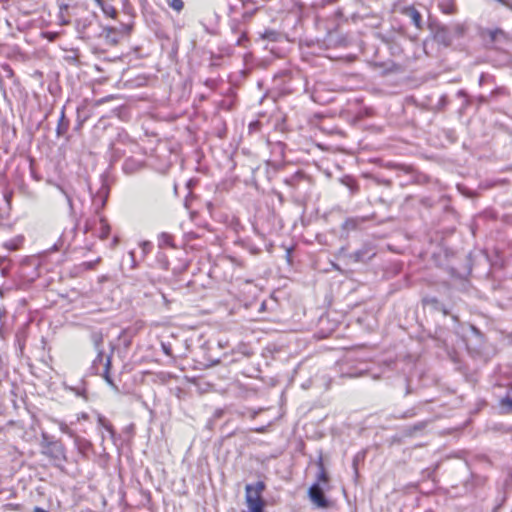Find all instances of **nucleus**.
I'll list each match as a JSON object with an SVG mask.
<instances>
[{"label": "nucleus", "mask_w": 512, "mask_h": 512, "mask_svg": "<svg viewBox=\"0 0 512 512\" xmlns=\"http://www.w3.org/2000/svg\"><path fill=\"white\" fill-rule=\"evenodd\" d=\"M265 489V483L258 481L254 485L247 484L245 487V500L248 512H264V501L261 494Z\"/></svg>", "instance_id": "f257e3e1"}, {"label": "nucleus", "mask_w": 512, "mask_h": 512, "mask_svg": "<svg viewBox=\"0 0 512 512\" xmlns=\"http://www.w3.org/2000/svg\"><path fill=\"white\" fill-rule=\"evenodd\" d=\"M96 348L97 356L92 362L90 368L91 372L102 375L109 385L116 388L112 378L110 377L111 355L105 356L103 350L100 349L99 343H96Z\"/></svg>", "instance_id": "f03ea898"}, {"label": "nucleus", "mask_w": 512, "mask_h": 512, "mask_svg": "<svg viewBox=\"0 0 512 512\" xmlns=\"http://www.w3.org/2000/svg\"><path fill=\"white\" fill-rule=\"evenodd\" d=\"M110 231L111 226L104 216L86 219L83 227V232L85 234L92 232L93 235H96L101 240L107 239L110 234Z\"/></svg>", "instance_id": "7ed1b4c3"}, {"label": "nucleus", "mask_w": 512, "mask_h": 512, "mask_svg": "<svg viewBox=\"0 0 512 512\" xmlns=\"http://www.w3.org/2000/svg\"><path fill=\"white\" fill-rule=\"evenodd\" d=\"M42 447L45 449L44 454L54 459L65 458V448L60 441L52 440L48 434L42 433Z\"/></svg>", "instance_id": "20e7f679"}, {"label": "nucleus", "mask_w": 512, "mask_h": 512, "mask_svg": "<svg viewBox=\"0 0 512 512\" xmlns=\"http://www.w3.org/2000/svg\"><path fill=\"white\" fill-rule=\"evenodd\" d=\"M76 230H77V225H74V227H72L69 230L65 229L62 232V234L60 235L57 242L54 243V245L50 248V250L53 252H56V251L68 249V247L70 246V244L72 243V241L74 240V238L76 236Z\"/></svg>", "instance_id": "39448f33"}, {"label": "nucleus", "mask_w": 512, "mask_h": 512, "mask_svg": "<svg viewBox=\"0 0 512 512\" xmlns=\"http://www.w3.org/2000/svg\"><path fill=\"white\" fill-rule=\"evenodd\" d=\"M376 255V251L371 244H364L360 249L347 255L352 262H367Z\"/></svg>", "instance_id": "423d86ee"}, {"label": "nucleus", "mask_w": 512, "mask_h": 512, "mask_svg": "<svg viewBox=\"0 0 512 512\" xmlns=\"http://www.w3.org/2000/svg\"><path fill=\"white\" fill-rule=\"evenodd\" d=\"M108 194L109 190L107 186L102 185L99 191L93 196L92 205L94 208L95 217L102 216L100 212L106 205Z\"/></svg>", "instance_id": "0eeeda50"}, {"label": "nucleus", "mask_w": 512, "mask_h": 512, "mask_svg": "<svg viewBox=\"0 0 512 512\" xmlns=\"http://www.w3.org/2000/svg\"><path fill=\"white\" fill-rule=\"evenodd\" d=\"M310 499L320 508H327L329 505L319 483H314L308 491Z\"/></svg>", "instance_id": "6e6552de"}, {"label": "nucleus", "mask_w": 512, "mask_h": 512, "mask_svg": "<svg viewBox=\"0 0 512 512\" xmlns=\"http://www.w3.org/2000/svg\"><path fill=\"white\" fill-rule=\"evenodd\" d=\"M401 14L408 17L412 24L418 29L422 30L423 22L420 12L414 6H405L401 8Z\"/></svg>", "instance_id": "1a4fd4ad"}, {"label": "nucleus", "mask_w": 512, "mask_h": 512, "mask_svg": "<svg viewBox=\"0 0 512 512\" xmlns=\"http://www.w3.org/2000/svg\"><path fill=\"white\" fill-rule=\"evenodd\" d=\"M434 38L438 43L449 46L453 41L452 31L447 26H440L435 31Z\"/></svg>", "instance_id": "9d476101"}, {"label": "nucleus", "mask_w": 512, "mask_h": 512, "mask_svg": "<svg viewBox=\"0 0 512 512\" xmlns=\"http://www.w3.org/2000/svg\"><path fill=\"white\" fill-rule=\"evenodd\" d=\"M65 108L66 107L63 106L61 109L60 117L56 127V134L58 137L64 136L67 133L70 125V121L66 118L65 115Z\"/></svg>", "instance_id": "9b49d317"}, {"label": "nucleus", "mask_w": 512, "mask_h": 512, "mask_svg": "<svg viewBox=\"0 0 512 512\" xmlns=\"http://www.w3.org/2000/svg\"><path fill=\"white\" fill-rule=\"evenodd\" d=\"M94 1L101 8L102 12L107 17H110V18L116 17L117 11L108 0H94Z\"/></svg>", "instance_id": "f8f14e48"}, {"label": "nucleus", "mask_w": 512, "mask_h": 512, "mask_svg": "<svg viewBox=\"0 0 512 512\" xmlns=\"http://www.w3.org/2000/svg\"><path fill=\"white\" fill-rule=\"evenodd\" d=\"M74 444L81 454H86L92 448V443L89 440L78 435L74 439Z\"/></svg>", "instance_id": "ddd939ff"}, {"label": "nucleus", "mask_w": 512, "mask_h": 512, "mask_svg": "<svg viewBox=\"0 0 512 512\" xmlns=\"http://www.w3.org/2000/svg\"><path fill=\"white\" fill-rule=\"evenodd\" d=\"M141 167V162L133 159L127 158L123 163V171L127 174L134 173Z\"/></svg>", "instance_id": "4468645a"}, {"label": "nucleus", "mask_w": 512, "mask_h": 512, "mask_svg": "<svg viewBox=\"0 0 512 512\" xmlns=\"http://www.w3.org/2000/svg\"><path fill=\"white\" fill-rule=\"evenodd\" d=\"M27 326H28V323H26L23 327L19 328L16 333V342L18 344L20 352L23 351L24 346H25V340L27 337V331H26Z\"/></svg>", "instance_id": "2eb2a0df"}, {"label": "nucleus", "mask_w": 512, "mask_h": 512, "mask_svg": "<svg viewBox=\"0 0 512 512\" xmlns=\"http://www.w3.org/2000/svg\"><path fill=\"white\" fill-rule=\"evenodd\" d=\"M318 466V473H317V482L316 483H323L326 484L329 481L328 474L325 471L324 464L322 459H320L317 463Z\"/></svg>", "instance_id": "dca6fc26"}, {"label": "nucleus", "mask_w": 512, "mask_h": 512, "mask_svg": "<svg viewBox=\"0 0 512 512\" xmlns=\"http://www.w3.org/2000/svg\"><path fill=\"white\" fill-rule=\"evenodd\" d=\"M98 425L100 427H102L103 429H105L109 433L110 437L112 439H114V437H115L114 428H113L112 424L104 416H102V415L98 416Z\"/></svg>", "instance_id": "f3484780"}, {"label": "nucleus", "mask_w": 512, "mask_h": 512, "mask_svg": "<svg viewBox=\"0 0 512 512\" xmlns=\"http://www.w3.org/2000/svg\"><path fill=\"white\" fill-rule=\"evenodd\" d=\"M24 238L22 236H17L13 239L6 241L3 246L9 251L17 250L20 245L23 243Z\"/></svg>", "instance_id": "a211bd4d"}, {"label": "nucleus", "mask_w": 512, "mask_h": 512, "mask_svg": "<svg viewBox=\"0 0 512 512\" xmlns=\"http://www.w3.org/2000/svg\"><path fill=\"white\" fill-rule=\"evenodd\" d=\"M427 424H428V421H420V422L414 424L413 426L408 427L405 430V435L413 436L415 433L424 430L426 428Z\"/></svg>", "instance_id": "6ab92c4d"}, {"label": "nucleus", "mask_w": 512, "mask_h": 512, "mask_svg": "<svg viewBox=\"0 0 512 512\" xmlns=\"http://www.w3.org/2000/svg\"><path fill=\"white\" fill-rule=\"evenodd\" d=\"M100 260H101V258L98 257L97 259H95L93 261L82 262L79 265H77L75 268L79 272L93 270L96 267V265L100 262Z\"/></svg>", "instance_id": "aec40b11"}, {"label": "nucleus", "mask_w": 512, "mask_h": 512, "mask_svg": "<svg viewBox=\"0 0 512 512\" xmlns=\"http://www.w3.org/2000/svg\"><path fill=\"white\" fill-rule=\"evenodd\" d=\"M56 423L58 424L59 426V429L62 433L68 435L70 438H72L73 440L75 439V437L77 436L76 432L74 430H72L68 424H66L65 422L63 421H58L56 420Z\"/></svg>", "instance_id": "412c9836"}, {"label": "nucleus", "mask_w": 512, "mask_h": 512, "mask_svg": "<svg viewBox=\"0 0 512 512\" xmlns=\"http://www.w3.org/2000/svg\"><path fill=\"white\" fill-rule=\"evenodd\" d=\"M280 33L275 30H266L262 34V38L271 42H277L280 38Z\"/></svg>", "instance_id": "4be33fe9"}, {"label": "nucleus", "mask_w": 512, "mask_h": 512, "mask_svg": "<svg viewBox=\"0 0 512 512\" xmlns=\"http://www.w3.org/2000/svg\"><path fill=\"white\" fill-rule=\"evenodd\" d=\"M10 260L6 257H0V274L5 277L9 273Z\"/></svg>", "instance_id": "5701e85b"}, {"label": "nucleus", "mask_w": 512, "mask_h": 512, "mask_svg": "<svg viewBox=\"0 0 512 512\" xmlns=\"http://www.w3.org/2000/svg\"><path fill=\"white\" fill-rule=\"evenodd\" d=\"M159 246H173L172 236L168 233H161L159 236Z\"/></svg>", "instance_id": "b1692460"}, {"label": "nucleus", "mask_w": 512, "mask_h": 512, "mask_svg": "<svg viewBox=\"0 0 512 512\" xmlns=\"http://www.w3.org/2000/svg\"><path fill=\"white\" fill-rule=\"evenodd\" d=\"M169 7L176 11L177 13H180L184 8V2L183 0H168Z\"/></svg>", "instance_id": "393cba45"}, {"label": "nucleus", "mask_w": 512, "mask_h": 512, "mask_svg": "<svg viewBox=\"0 0 512 512\" xmlns=\"http://www.w3.org/2000/svg\"><path fill=\"white\" fill-rule=\"evenodd\" d=\"M439 7L441 11L445 14H453L455 12V6L453 3L447 2V3H440Z\"/></svg>", "instance_id": "a878e982"}, {"label": "nucleus", "mask_w": 512, "mask_h": 512, "mask_svg": "<svg viewBox=\"0 0 512 512\" xmlns=\"http://www.w3.org/2000/svg\"><path fill=\"white\" fill-rule=\"evenodd\" d=\"M236 353L241 354L243 357H250L252 355V351L244 344L237 347Z\"/></svg>", "instance_id": "bb28decb"}, {"label": "nucleus", "mask_w": 512, "mask_h": 512, "mask_svg": "<svg viewBox=\"0 0 512 512\" xmlns=\"http://www.w3.org/2000/svg\"><path fill=\"white\" fill-rule=\"evenodd\" d=\"M59 189L63 193V195L65 196V198L67 200V204H68L69 209H70V212L72 213L74 211V206H73V200H72L71 195L66 190H64L62 187H59Z\"/></svg>", "instance_id": "cd10ccee"}, {"label": "nucleus", "mask_w": 512, "mask_h": 512, "mask_svg": "<svg viewBox=\"0 0 512 512\" xmlns=\"http://www.w3.org/2000/svg\"><path fill=\"white\" fill-rule=\"evenodd\" d=\"M140 246H141V249H142V253H143V257L146 256L152 249V243L149 242V241H143L140 243Z\"/></svg>", "instance_id": "c85d7f7f"}, {"label": "nucleus", "mask_w": 512, "mask_h": 512, "mask_svg": "<svg viewBox=\"0 0 512 512\" xmlns=\"http://www.w3.org/2000/svg\"><path fill=\"white\" fill-rule=\"evenodd\" d=\"M503 404L507 405L508 407L512 408V387L508 389L506 396L502 400Z\"/></svg>", "instance_id": "c756f323"}, {"label": "nucleus", "mask_w": 512, "mask_h": 512, "mask_svg": "<svg viewBox=\"0 0 512 512\" xmlns=\"http://www.w3.org/2000/svg\"><path fill=\"white\" fill-rule=\"evenodd\" d=\"M161 349L167 356H172V348L171 344L162 342Z\"/></svg>", "instance_id": "7c9ffc66"}, {"label": "nucleus", "mask_w": 512, "mask_h": 512, "mask_svg": "<svg viewBox=\"0 0 512 512\" xmlns=\"http://www.w3.org/2000/svg\"><path fill=\"white\" fill-rule=\"evenodd\" d=\"M452 35L455 34L457 36H461L464 32V27L462 25H455L452 29Z\"/></svg>", "instance_id": "2f4dec72"}, {"label": "nucleus", "mask_w": 512, "mask_h": 512, "mask_svg": "<svg viewBox=\"0 0 512 512\" xmlns=\"http://www.w3.org/2000/svg\"><path fill=\"white\" fill-rule=\"evenodd\" d=\"M129 257H130V261H131V268L134 269L137 267V262L135 260V252L134 251H130L129 252Z\"/></svg>", "instance_id": "473e14b6"}, {"label": "nucleus", "mask_w": 512, "mask_h": 512, "mask_svg": "<svg viewBox=\"0 0 512 512\" xmlns=\"http://www.w3.org/2000/svg\"><path fill=\"white\" fill-rule=\"evenodd\" d=\"M2 69L6 72L8 77H13L14 76V72H13L12 68L8 64L3 65Z\"/></svg>", "instance_id": "72a5a7b5"}, {"label": "nucleus", "mask_w": 512, "mask_h": 512, "mask_svg": "<svg viewBox=\"0 0 512 512\" xmlns=\"http://www.w3.org/2000/svg\"><path fill=\"white\" fill-rule=\"evenodd\" d=\"M246 40H247V36H246V34H245V33H242V34L238 37V39H237V41H236V45L240 46V45H242V43H243L244 41H246Z\"/></svg>", "instance_id": "f704fd0d"}, {"label": "nucleus", "mask_w": 512, "mask_h": 512, "mask_svg": "<svg viewBox=\"0 0 512 512\" xmlns=\"http://www.w3.org/2000/svg\"><path fill=\"white\" fill-rule=\"evenodd\" d=\"M218 362H219V360H218V359H210V358H209V359H207V361H206L205 363H203V364H204V366H206V367H210V366H213V365L217 364Z\"/></svg>", "instance_id": "c9c22d12"}, {"label": "nucleus", "mask_w": 512, "mask_h": 512, "mask_svg": "<svg viewBox=\"0 0 512 512\" xmlns=\"http://www.w3.org/2000/svg\"><path fill=\"white\" fill-rule=\"evenodd\" d=\"M499 3H501L502 5L506 6L507 8H509L510 10H512V2H510L509 0H497Z\"/></svg>", "instance_id": "e433bc0d"}, {"label": "nucleus", "mask_w": 512, "mask_h": 512, "mask_svg": "<svg viewBox=\"0 0 512 512\" xmlns=\"http://www.w3.org/2000/svg\"><path fill=\"white\" fill-rule=\"evenodd\" d=\"M349 377H358L362 375V370H357L356 372L348 373Z\"/></svg>", "instance_id": "4c0bfd02"}, {"label": "nucleus", "mask_w": 512, "mask_h": 512, "mask_svg": "<svg viewBox=\"0 0 512 512\" xmlns=\"http://www.w3.org/2000/svg\"><path fill=\"white\" fill-rule=\"evenodd\" d=\"M121 139H127L131 145H135V143H134L133 141H131V140L128 138V136H127V135H121V134H120V135H119V140H121Z\"/></svg>", "instance_id": "58836bf2"}, {"label": "nucleus", "mask_w": 512, "mask_h": 512, "mask_svg": "<svg viewBox=\"0 0 512 512\" xmlns=\"http://www.w3.org/2000/svg\"><path fill=\"white\" fill-rule=\"evenodd\" d=\"M71 390L75 391L77 395H83L84 392H85V389H75V388H71Z\"/></svg>", "instance_id": "ea45409f"}, {"label": "nucleus", "mask_w": 512, "mask_h": 512, "mask_svg": "<svg viewBox=\"0 0 512 512\" xmlns=\"http://www.w3.org/2000/svg\"><path fill=\"white\" fill-rule=\"evenodd\" d=\"M457 96H458V97H466V96H467V94H466V92H465L464 90H459V91L457 92Z\"/></svg>", "instance_id": "a19ab883"}, {"label": "nucleus", "mask_w": 512, "mask_h": 512, "mask_svg": "<svg viewBox=\"0 0 512 512\" xmlns=\"http://www.w3.org/2000/svg\"><path fill=\"white\" fill-rule=\"evenodd\" d=\"M33 511L34 512H48V511H46V510H44V509H42L41 507H38V506L34 507Z\"/></svg>", "instance_id": "79ce46f5"}, {"label": "nucleus", "mask_w": 512, "mask_h": 512, "mask_svg": "<svg viewBox=\"0 0 512 512\" xmlns=\"http://www.w3.org/2000/svg\"><path fill=\"white\" fill-rule=\"evenodd\" d=\"M118 242H119V238H118L117 236H115V237L113 238V241H112V246H113V247H114V246H116V245L118 244Z\"/></svg>", "instance_id": "37998d69"}, {"label": "nucleus", "mask_w": 512, "mask_h": 512, "mask_svg": "<svg viewBox=\"0 0 512 512\" xmlns=\"http://www.w3.org/2000/svg\"><path fill=\"white\" fill-rule=\"evenodd\" d=\"M380 37H381V39H382L384 42H386V43H388V42L390 41V38H388V37H386V36H384V35H380Z\"/></svg>", "instance_id": "c03bdc74"}, {"label": "nucleus", "mask_w": 512, "mask_h": 512, "mask_svg": "<svg viewBox=\"0 0 512 512\" xmlns=\"http://www.w3.org/2000/svg\"><path fill=\"white\" fill-rule=\"evenodd\" d=\"M116 144H113L112 149L114 150L115 154H120V151L118 148L115 147Z\"/></svg>", "instance_id": "a18cd8bd"}, {"label": "nucleus", "mask_w": 512, "mask_h": 512, "mask_svg": "<svg viewBox=\"0 0 512 512\" xmlns=\"http://www.w3.org/2000/svg\"><path fill=\"white\" fill-rule=\"evenodd\" d=\"M88 415L86 413H82L78 419L82 418V419H87Z\"/></svg>", "instance_id": "49530a36"}, {"label": "nucleus", "mask_w": 512, "mask_h": 512, "mask_svg": "<svg viewBox=\"0 0 512 512\" xmlns=\"http://www.w3.org/2000/svg\"><path fill=\"white\" fill-rule=\"evenodd\" d=\"M257 125H259L258 121L253 122V123L250 124L249 128L252 129V126H257Z\"/></svg>", "instance_id": "de8ad7c7"}, {"label": "nucleus", "mask_w": 512, "mask_h": 512, "mask_svg": "<svg viewBox=\"0 0 512 512\" xmlns=\"http://www.w3.org/2000/svg\"><path fill=\"white\" fill-rule=\"evenodd\" d=\"M483 77H484V76H483V75H481L480 80H479L480 85H481V84H482V82H483Z\"/></svg>", "instance_id": "09e8293b"}, {"label": "nucleus", "mask_w": 512, "mask_h": 512, "mask_svg": "<svg viewBox=\"0 0 512 512\" xmlns=\"http://www.w3.org/2000/svg\"><path fill=\"white\" fill-rule=\"evenodd\" d=\"M0 296L2 297L3 296V289L0 288Z\"/></svg>", "instance_id": "8fccbe9b"}, {"label": "nucleus", "mask_w": 512, "mask_h": 512, "mask_svg": "<svg viewBox=\"0 0 512 512\" xmlns=\"http://www.w3.org/2000/svg\"><path fill=\"white\" fill-rule=\"evenodd\" d=\"M239 359L238 358H235V359H232L230 362H235V361H238Z\"/></svg>", "instance_id": "3c124183"}]
</instances>
